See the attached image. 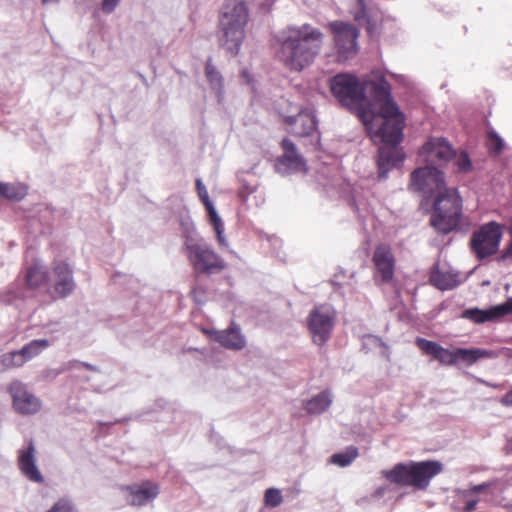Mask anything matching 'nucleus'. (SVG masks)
<instances>
[{"mask_svg":"<svg viewBox=\"0 0 512 512\" xmlns=\"http://www.w3.org/2000/svg\"><path fill=\"white\" fill-rule=\"evenodd\" d=\"M501 403L504 406H511L512 407V389L508 391L501 399Z\"/></svg>","mask_w":512,"mask_h":512,"instance_id":"44","label":"nucleus"},{"mask_svg":"<svg viewBox=\"0 0 512 512\" xmlns=\"http://www.w3.org/2000/svg\"><path fill=\"white\" fill-rule=\"evenodd\" d=\"M334 35V46L338 61H346L354 57L358 52V29L350 23L334 21L328 24Z\"/></svg>","mask_w":512,"mask_h":512,"instance_id":"9","label":"nucleus"},{"mask_svg":"<svg viewBox=\"0 0 512 512\" xmlns=\"http://www.w3.org/2000/svg\"><path fill=\"white\" fill-rule=\"evenodd\" d=\"M370 93L379 110L364 111L361 121L371 140L383 144L378 150V175L385 178L387 173L404 161V154L397 146L403 138L405 117L391 97V86L385 79L371 81Z\"/></svg>","mask_w":512,"mask_h":512,"instance_id":"1","label":"nucleus"},{"mask_svg":"<svg viewBox=\"0 0 512 512\" xmlns=\"http://www.w3.org/2000/svg\"><path fill=\"white\" fill-rule=\"evenodd\" d=\"M371 0H356V8L369 9Z\"/></svg>","mask_w":512,"mask_h":512,"instance_id":"45","label":"nucleus"},{"mask_svg":"<svg viewBox=\"0 0 512 512\" xmlns=\"http://www.w3.org/2000/svg\"><path fill=\"white\" fill-rule=\"evenodd\" d=\"M417 347L426 355H430L443 365H455V349L449 350L434 341L418 337L416 339Z\"/></svg>","mask_w":512,"mask_h":512,"instance_id":"21","label":"nucleus"},{"mask_svg":"<svg viewBox=\"0 0 512 512\" xmlns=\"http://www.w3.org/2000/svg\"><path fill=\"white\" fill-rule=\"evenodd\" d=\"M8 390L13 400V407L18 413L35 414L40 410L41 401L30 393L21 382H12Z\"/></svg>","mask_w":512,"mask_h":512,"instance_id":"13","label":"nucleus"},{"mask_svg":"<svg viewBox=\"0 0 512 512\" xmlns=\"http://www.w3.org/2000/svg\"><path fill=\"white\" fill-rule=\"evenodd\" d=\"M50 346V343L46 339H35L24 345L20 350L19 353L22 354L23 358L25 359V363L34 357L41 354L45 349H47Z\"/></svg>","mask_w":512,"mask_h":512,"instance_id":"27","label":"nucleus"},{"mask_svg":"<svg viewBox=\"0 0 512 512\" xmlns=\"http://www.w3.org/2000/svg\"><path fill=\"white\" fill-rule=\"evenodd\" d=\"M362 24H365V27H366V30H367V33L369 34V36L372 37L377 32V29H378L377 21L374 20L371 16L369 18H367L366 20H364L362 22Z\"/></svg>","mask_w":512,"mask_h":512,"instance_id":"40","label":"nucleus"},{"mask_svg":"<svg viewBox=\"0 0 512 512\" xmlns=\"http://www.w3.org/2000/svg\"><path fill=\"white\" fill-rule=\"evenodd\" d=\"M486 146L490 154L499 155L504 149L503 139L493 130L487 133Z\"/></svg>","mask_w":512,"mask_h":512,"instance_id":"32","label":"nucleus"},{"mask_svg":"<svg viewBox=\"0 0 512 512\" xmlns=\"http://www.w3.org/2000/svg\"><path fill=\"white\" fill-rule=\"evenodd\" d=\"M18 468L21 473L30 481L42 483L44 477L36 465V448L32 440L28 441L27 447L18 451Z\"/></svg>","mask_w":512,"mask_h":512,"instance_id":"17","label":"nucleus"},{"mask_svg":"<svg viewBox=\"0 0 512 512\" xmlns=\"http://www.w3.org/2000/svg\"><path fill=\"white\" fill-rule=\"evenodd\" d=\"M129 503L133 506H143L152 501L159 494V486L151 481H144L139 485L127 486Z\"/></svg>","mask_w":512,"mask_h":512,"instance_id":"22","label":"nucleus"},{"mask_svg":"<svg viewBox=\"0 0 512 512\" xmlns=\"http://www.w3.org/2000/svg\"><path fill=\"white\" fill-rule=\"evenodd\" d=\"M24 194L21 190L11 183H3L0 197L7 200H20Z\"/></svg>","mask_w":512,"mask_h":512,"instance_id":"33","label":"nucleus"},{"mask_svg":"<svg viewBox=\"0 0 512 512\" xmlns=\"http://www.w3.org/2000/svg\"><path fill=\"white\" fill-rule=\"evenodd\" d=\"M331 398L327 391H323L305 403V409L309 414H320L331 405Z\"/></svg>","mask_w":512,"mask_h":512,"instance_id":"26","label":"nucleus"},{"mask_svg":"<svg viewBox=\"0 0 512 512\" xmlns=\"http://www.w3.org/2000/svg\"><path fill=\"white\" fill-rule=\"evenodd\" d=\"M183 252L197 274L210 276L227 268V262L213 248L191 236L185 237Z\"/></svg>","mask_w":512,"mask_h":512,"instance_id":"7","label":"nucleus"},{"mask_svg":"<svg viewBox=\"0 0 512 512\" xmlns=\"http://www.w3.org/2000/svg\"><path fill=\"white\" fill-rule=\"evenodd\" d=\"M430 283L439 290H451L460 283L459 275L452 271L434 268L429 277Z\"/></svg>","mask_w":512,"mask_h":512,"instance_id":"24","label":"nucleus"},{"mask_svg":"<svg viewBox=\"0 0 512 512\" xmlns=\"http://www.w3.org/2000/svg\"><path fill=\"white\" fill-rule=\"evenodd\" d=\"M23 284L27 290L37 291L45 288L48 294L50 274L45 266L39 262L26 266L23 270Z\"/></svg>","mask_w":512,"mask_h":512,"instance_id":"18","label":"nucleus"},{"mask_svg":"<svg viewBox=\"0 0 512 512\" xmlns=\"http://www.w3.org/2000/svg\"><path fill=\"white\" fill-rule=\"evenodd\" d=\"M369 17V9L356 8V10L353 13L354 20L360 24H362V22Z\"/></svg>","mask_w":512,"mask_h":512,"instance_id":"41","label":"nucleus"},{"mask_svg":"<svg viewBox=\"0 0 512 512\" xmlns=\"http://www.w3.org/2000/svg\"><path fill=\"white\" fill-rule=\"evenodd\" d=\"M196 190H197V194H198L201 202L204 204L207 212L210 211L211 209H214V206H213L212 202L210 201L208 191L200 179L196 180Z\"/></svg>","mask_w":512,"mask_h":512,"instance_id":"36","label":"nucleus"},{"mask_svg":"<svg viewBox=\"0 0 512 512\" xmlns=\"http://www.w3.org/2000/svg\"><path fill=\"white\" fill-rule=\"evenodd\" d=\"M505 256L512 258V242L510 243V245L505 253Z\"/></svg>","mask_w":512,"mask_h":512,"instance_id":"46","label":"nucleus"},{"mask_svg":"<svg viewBox=\"0 0 512 512\" xmlns=\"http://www.w3.org/2000/svg\"><path fill=\"white\" fill-rule=\"evenodd\" d=\"M52 281L48 287V295L53 299H63L73 293L76 283L73 277V269L68 262L56 259L52 262Z\"/></svg>","mask_w":512,"mask_h":512,"instance_id":"11","label":"nucleus"},{"mask_svg":"<svg viewBox=\"0 0 512 512\" xmlns=\"http://www.w3.org/2000/svg\"><path fill=\"white\" fill-rule=\"evenodd\" d=\"M322 43L323 33L309 24L292 27L281 42L278 57L287 69L300 72L314 62Z\"/></svg>","mask_w":512,"mask_h":512,"instance_id":"2","label":"nucleus"},{"mask_svg":"<svg viewBox=\"0 0 512 512\" xmlns=\"http://www.w3.org/2000/svg\"><path fill=\"white\" fill-rule=\"evenodd\" d=\"M206 333L226 349L241 350L246 346V340L240 333V328L234 322L228 329L206 331Z\"/></svg>","mask_w":512,"mask_h":512,"instance_id":"20","label":"nucleus"},{"mask_svg":"<svg viewBox=\"0 0 512 512\" xmlns=\"http://www.w3.org/2000/svg\"><path fill=\"white\" fill-rule=\"evenodd\" d=\"M120 0H103L102 10L105 13H111L114 11Z\"/></svg>","mask_w":512,"mask_h":512,"instance_id":"42","label":"nucleus"},{"mask_svg":"<svg viewBox=\"0 0 512 512\" xmlns=\"http://www.w3.org/2000/svg\"><path fill=\"white\" fill-rule=\"evenodd\" d=\"M456 166L461 172H467L471 169V161L467 153L463 152L458 156Z\"/></svg>","mask_w":512,"mask_h":512,"instance_id":"37","label":"nucleus"},{"mask_svg":"<svg viewBox=\"0 0 512 512\" xmlns=\"http://www.w3.org/2000/svg\"><path fill=\"white\" fill-rule=\"evenodd\" d=\"M462 198L456 188L442 191L433 203L430 225L439 234H449L454 231L462 219Z\"/></svg>","mask_w":512,"mask_h":512,"instance_id":"5","label":"nucleus"},{"mask_svg":"<svg viewBox=\"0 0 512 512\" xmlns=\"http://www.w3.org/2000/svg\"><path fill=\"white\" fill-rule=\"evenodd\" d=\"M478 502V498L467 499L463 508V512H473L476 509Z\"/></svg>","mask_w":512,"mask_h":512,"instance_id":"43","label":"nucleus"},{"mask_svg":"<svg viewBox=\"0 0 512 512\" xmlns=\"http://www.w3.org/2000/svg\"><path fill=\"white\" fill-rule=\"evenodd\" d=\"M493 356V352L486 349L480 348H456L455 349V364L458 362H463L468 366L473 365L480 359L491 358Z\"/></svg>","mask_w":512,"mask_h":512,"instance_id":"25","label":"nucleus"},{"mask_svg":"<svg viewBox=\"0 0 512 512\" xmlns=\"http://www.w3.org/2000/svg\"><path fill=\"white\" fill-rule=\"evenodd\" d=\"M329 88L342 106L350 110H357L360 119L362 112L374 111L370 106L365 107L366 85L356 75L339 73L329 79Z\"/></svg>","mask_w":512,"mask_h":512,"instance_id":"6","label":"nucleus"},{"mask_svg":"<svg viewBox=\"0 0 512 512\" xmlns=\"http://www.w3.org/2000/svg\"><path fill=\"white\" fill-rule=\"evenodd\" d=\"M284 121L289 126V132L295 136H308L316 130L315 116L308 110H301L295 116H287Z\"/></svg>","mask_w":512,"mask_h":512,"instance_id":"19","label":"nucleus"},{"mask_svg":"<svg viewBox=\"0 0 512 512\" xmlns=\"http://www.w3.org/2000/svg\"><path fill=\"white\" fill-rule=\"evenodd\" d=\"M420 157L428 164H442L454 157L455 152L444 138H430L421 148Z\"/></svg>","mask_w":512,"mask_h":512,"instance_id":"14","label":"nucleus"},{"mask_svg":"<svg viewBox=\"0 0 512 512\" xmlns=\"http://www.w3.org/2000/svg\"><path fill=\"white\" fill-rule=\"evenodd\" d=\"M190 296L196 303L200 304L205 300L206 290L202 286H195L192 288Z\"/></svg>","mask_w":512,"mask_h":512,"instance_id":"39","label":"nucleus"},{"mask_svg":"<svg viewBox=\"0 0 512 512\" xmlns=\"http://www.w3.org/2000/svg\"><path fill=\"white\" fill-rule=\"evenodd\" d=\"M249 22V9L244 0H225L219 12L218 23L223 33V45L232 54L237 55L243 40L245 28Z\"/></svg>","mask_w":512,"mask_h":512,"instance_id":"3","label":"nucleus"},{"mask_svg":"<svg viewBox=\"0 0 512 512\" xmlns=\"http://www.w3.org/2000/svg\"><path fill=\"white\" fill-rule=\"evenodd\" d=\"M25 364V359L19 350L8 352L0 356V365L3 369L18 368Z\"/></svg>","mask_w":512,"mask_h":512,"instance_id":"31","label":"nucleus"},{"mask_svg":"<svg viewBox=\"0 0 512 512\" xmlns=\"http://www.w3.org/2000/svg\"><path fill=\"white\" fill-rule=\"evenodd\" d=\"M498 483V480H493L489 482H484L478 485L471 486L468 490L463 492L465 497H469L472 495H479L481 493L490 492L492 488H494Z\"/></svg>","mask_w":512,"mask_h":512,"instance_id":"34","label":"nucleus"},{"mask_svg":"<svg viewBox=\"0 0 512 512\" xmlns=\"http://www.w3.org/2000/svg\"><path fill=\"white\" fill-rule=\"evenodd\" d=\"M512 313V298L506 302L492 306L488 309L468 308L465 309L461 318L469 320L476 324L495 321Z\"/></svg>","mask_w":512,"mask_h":512,"instance_id":"15","label":"nucleus"},{"mask_svg":"<svg viewBox=\"0 0 512 512\" xmlns=\"http://www.w3.org/2000/svg\"><path fill=\"white\" fill-rule=\"evenodd\" d=\"M205 76L209 82L210 87L215 90L219 95L222 94L224 88L223 77L220 72L212 64L211 59H208L205 65Z\"/></svg>","mask_w":512,"mask_h":512,"instance_id":"28","label":"nucleus"},{"mask_svg":"<svg viewBox=\"0 0 512 512\" xmlns=\"http://www.w3.org/2000/svg\"><path fill=\"white\" fill-rule=\"evenodd\" d=\"M283 501L280 490L276 488H269L265 491L264 502L268 507H277Z\"/></svg>","mask_w":512,"mask_h":512,"instance_id":"35","label":"nucleus"},{"mask_svg":"<svg viewBox=\"0 0 512 512\" xmlns=\"http://www.w3.org/2000/svg\"><path fill=\"white\" fill-rule=\"evenodd\" d=\"M409 187L426 197L433 195L436 197L442 191L450 189L445 185L443 172L429 165L418 168L411 173Z\"/></svg>","mask_w":512,"mask_h":512,"instance_id":"10","label":"nucleus"},{"mask_svg":"<svg viewBox=\"0 0 512 512\" xmlns=\"http://www.w3.org/2000/svg\"><path fill=\"white\" fill-rule=\"evenodd\" d=\"M209 217V222L213 226V229L216 233L218 244L221 247H227L228 242L224 236V224L221 220V218L218 216L215 208L211 209L207 212Z\"/></svg>","mask_w":512,"mask_h":512,"instance_id":"30","label":"nucleus"},{"mask_svg":"<svg viewBox=\"0 0 512 512\" xmlns=\"http://www.w3.org/2000/svg\"><path fill=\"white\" fill-rule=\"evenodd\" d=\"M335 313L327 306L315 307L308 317V329L317 345L325 344L334 326Z\"/></svg>","mask_w":512,"mask_h":512,"instance_id":"12","label":"nucleus"},{"mask_svg":"<svg viewBox=\"0 0 512 512\" xmlns=\"http://www.w3.org/2000/svg\"><path fill=\"white\" fill-rule=\"evenodd\" d=\"M48 512H75L68 500L61 499Z\"/></svg>","mask_w":512,"mask_h":512,"instance_id":"38","label":"nucleus"},{"mask_svg":"<svg viewBox=\"0 0 512 512\" xmlns=\"http://www.w3.org/2000/svg\"><path fill=\"white\" fill-rule=\"evenodd\" d=\"M442 469L440 462L428 460L398 463L390 470H383L381 474L390 483L426 490L432 478L438 475Z\"/></svg>","mask_w":512,"mask_h":512,"instance_id":"4","label":"nucleus"},{"mask_svg":"<svg viewBox=\"0 0 512 512\" xmlns=\"http://www.w3.org/2000/svg\"><path fill=\"white\" fill-rule=\"evenodd\" d=\"M372 262L382 282L388 283L393 279L395 257L390 245L385 243L378 244L374 250Z\"/></svg>","mask_w":512,"mask_h":512,"instance_id":"16","label":"nucleus"},{"mask_svg":"<svg viewBox=\"0 0 512 512\" xmlns=\"http://www.w3.org/2000/svg\"><path fill=\"white\" fill-rule=\"evenodd\" d=\"M283 155L278 159V164L292 171H302L305 169V161L297 152L294 143L285 138L281 143Z\"/></svg>","mask_w":512,"mask_h":512,"instance_id":"23","label":"nucleus"},{"mask_svg":"<svg viewBox=\"0 0 512 512\" xmlns=\"http://www.w3.org/2000/svg\"><path fill=\"white\" fill-rule=\"evenodd\" d=\"M502 235L500 224L494 221L486 223L472 233L470 249L478 260L490 257L498 252Z\"/></svg>","mask_w":512,"mask_h":512,"instance_id":"8","label":"nucleus"},{"mask_svg":"<svg viewBox=\"0 0 512 512\" xmlns=\"http://www.w3.org/2000/svg\"><path fill=\"white\" fill-rule=\"evenodd\" d=\"M359 455L355 446H349L345 451L335 453L330 457V463L339 467L349 466Z\"/></svg>","mask_w":512,"mask_h":512,"instance_id":"29","label":"nucleus"}]
</instances>
